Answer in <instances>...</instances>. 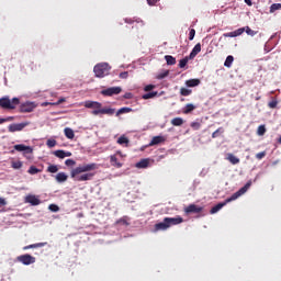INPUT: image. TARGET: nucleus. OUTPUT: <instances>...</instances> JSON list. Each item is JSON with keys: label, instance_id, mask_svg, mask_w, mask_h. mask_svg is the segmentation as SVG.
Returning a JSON list of instances; mask_svg holds the SVG:
<instances>
[{"label": "nucleus", "instance_id": "37998d69", "mask_svg": "<svg viewBox=\"0 0 281 281\" xmlns=\"http://www.w3.org/2000/svg\"><path fill=\"white\" fill-rule=\"evenodd\" d=\"M257 133H258L259 136L265 135V134L267 133V127H265V125H260V126L258 127Z\"/></svg>", "mask_w": 281, "mask_h": 281}, {"label": "nucleus", "instance_id": "052dcab7", "mask_svg": "<svg viewBox=\"0 0 281 281\" xmlns=\"http://www.w3.org/2000/svg\"><path fill=\"white\" fill-rule=\"evenodd\" d=\"M8 202H5V199L0 198V206L7 205Z\"/></svg>", "mask_w": 281, "mask_h": 281}, {"label": "nucleus", "instance_id": "c03bdc74", "mask_svg": "<svg viewBox=\"0 0 281 281\" xmlns=\"http://www.w3.org/2000/svg\"><path fill=\"white\" fill-rule=\"evenodd\" d=\"M117 144H128V138L127 137H125V136H121V137H119V139H117Z\"/></svg>", "mask_w": 281, "mask_h": 281}, {"label": "nucleus", "instance_id": "5701e85b", "mask_svg": "<svg viewBox=\"0 0 281 281\" xmlns=\"http://www.w3.org/2000/svg\"><path fill=\"white\" fill-rule=\"evenodd\" d=\"M124 21H125V23H127L130 25H133V23H137V25H139V27H144V25H146V23H144L142 19L133 20V19L126 18Z\"/></svg>", "mask_w": 281, "mask_h": 281}, {"label": "nucleus", "instance_id": "c756f323", "mask_svg": "<svg viewBox=\"0 0 281 281\" xmlns=\"http://www.w3.org/2000/svg\"><path fill=\"white\" fill-rule=\"evenodd\" d=\"M11 168H13V170H21V168H23V161L21 160L12 161Z\"/></svg>", "mask_w": 281, "mask_h": 281}, {"label": "nucleus", "instance_id": "338daca9", "mask_svg": "<svg viewBox=\"0 0 281 281\" xmlns=\"http://www.w3.org/2000/svg\"><path fill=\"white\" fill-rule=\"evenodd\" d=\"M117 155H122V153L117 151Z\"/></svg>", "mask_w": 281, "mask_h": 281}, {"label": "nucleus", "instance_id": "6e6552de", "mask_svg": "<svg viewBox=\"0 0 281 281\" xmlns=\"http://www.w3.org/2000/svg\"><path fill=\"white\" fill-rule=\"evenodd\" d=\"M122 93L121 87H111L101 91V95L111 98V95H120Z\"/></svg>", "mask_w": 281, "mask_h": 281}, {"label": "nucleus", "instance_id": "f3484780", "mask_svg": "<svg viewBox=\"0 0 281 281\" xmlns=\"http://www.w3.org/2000/svg\"><path fill=\"white\" fill-rule=\"evenodd\" d=\"M45 246H47V241L31 244L29 246H24L23 251H27V249H38V248L45 247Z\"/></svg>", "mask_w": 281, "mask_h": 281}, {"label": "nucleus", "instance_id": "8fccbe9b", "mask_svg": "<svg viewBox=\"0 0 281 281\" xmlns=\"http://www.w3.org/2000/svg\"><path fill=\"white\" fill-rule=\"evenodd\" d=\"M191 128H194V131H199V128H201V123L199 122L191 123Z\"/></svg>", "mask_w": 281, "mask_h": 281}, {"label": "nucleus", "instance_id": "20e7f679", "mask_svg": "<svg viewBox=\"0 0 281 281\" xmlns=\"http://www.w3.org/2000/svg\"><path fill=\"white\" fill-rule=\"evenodd\" d=\"M19 104H21V100L19 98H13L12 100H10V98L3 97L0 99L1 109L13 110L16 109Z\"/></svg>", "mask_w": 281, "mask_h": 281}, {"label": "nucleus", "instance_id": "dca6fc26", "mask_svg": "<svg viewBox=\"0 0 281 281\" xmlns=\"http://www.w3.org/2000/svg\"><path fill=\"white\" fill-rule=\"evenodd\" d=\"M166 142V137L164 136H154L149 143V146H157L159 144H164Z\"/></svg>", "mask_w": 281, "mask_h": 281}, {"label": "nucleus", "instance_id": "bb28decb", "mask_svg": "<svg viewBox=\"0 0 281 281\" xmlns=\"http://www.w3.org/2000/svg\"><path fill=\"white\" fill-rule=\"evenodd\" d=\"M187 87H199L201 85V80L199 79H189L186 81Z\"/></svg>", "mask_w": 281, "mask_h": 281}, {"label": "nucleus", "instance_id": "f8f14e48", "mask_svg": "<svg viewBox=\"0 0 281 281\" xmlns=\"http://www.w3.org/2000/svg\"><path fill=\"white\" fill-rule=\"evenodd\" d=\"M14 150H18V153H25L26 155H30L32 153V147L19 144L13 146Z\"/></svg>", "mask_w": 281, "mask_h": 281}, {"label": "nucleus", "instance_id": "7ed1b4c3", "mask_svg": "<svg viewBox=\"0 0 281 281\" xmlns=\"http://www.w3.org/2000/svg\"><path fill=\"white\" fill-rule=\"evenodd\" d=\"M109 71H111V66H109L108 63L97 64L93 68V72L97 78H104V76H109Z\"/></svg>", "mask_w": 281, "mask_h": 281}, {"label": "nucleus", "instance_id": "e433bc0d", "mask_svg": "<svg viewBox=\"0 0 281 281\" xmlns=\"http://www.w3.org/2000/svg\"><path fill=\"white\" fill-rule=\"evenodd\" d=\"M277 10H281V3H273L270 7V14H273V12H277Z\"/></svg>", "mask_w": 281, "mask_h": 281}, {"label": "nucleus", "instance_id": "a18cd8bd", "mask_svg": "<svg viewBox=\"0 0 281 281\" xmlns=\"http://www.w3.org/2000/svg\"><path fill=\"white\" fill-rule=\"evenodd\" d=\"M196 35V31L191 29L189 32V41H194V36Z\"/></svg>", "mask_w": 281, "mask_h": 281}, {"label": "nucleus", "instance_id": "423d86ee", "mask_svg": "<svg viewBox=\"0 0 281 281\" xmlns=\"http://www.w3.org/2000/svg\"><path fill=\"white\" fill-rule=\"evenodd\" d=\"M16 260H18V262H21L22 265L30 266V265H34V262H36V257H33L30 254H25L22 256H18Z\"/></svg>", "mask_w": 281, "mask_h": 281}, {"label": "nucleus", "instance_id": "9d476101", "mask_svg": "<svg viewBox=\"0 0 281 281\" xmlns=\"http://www.w3.org/2000/svg\"><path fill=\"white\" fill-rule=\"evenodd\" d=\"M167 225L169 227H172V225H181L183 223V217L177 216V217H165Z\"/></svg>", "mask_w": 281, "mask_h": 281}, {"label": "nucleus", "instance_id": "4468645a", "mask_svg": "<svg viewBox=\"0 0 281 281\" xmlns=\"http://www.w3.org/2000/svg\"><path fill=\"white\" fill-rule=\"evenodd\" d=\"M170 228V226L168 225V223L166 222V217L164 218L162 222L157 223L155 225V229L156 232H166V229Z\"/></svg>", "mask_w": 281, "mask_h": 281}, {"label": "nucleus", "instance_id": "6ab92c4d", "mask_svg": "<svg viewBox=\"0 0 281 281\" xmlns=\"http://www.w3.org/2000/svg\"><path fill=\"white\" fill-rule=\"evenodd\" d=\"M226 159L233 166H236V165L240 164V158L236 157L234 154H227Z\"/></svg>", "mask_w": 281, "mask_h": 281}, {"label": "nucleus", "instance_id": "09e8293b", "mask_svg": "<svg viewBox=\"0 0 281 281\" xmlns=\"http://www.w3.org/2000/svg\"><path fill=\"white\" fill-rule=\"evenodd\" d=\"M48 210H50V212H59L60 207H58L56 204H50Z\"/></svg>", "mask_w": 281, "mask_h": 281}, {"label": "nucleus", "instance_id": "ea45409f", "mask_svg": "<svg viewBox=\"0 0 281 281\" xmlns=\"http://www.w3.org/2000/svg\"><path fill=\"white\" fill-rule=\"evenodd\" d=\"M47 172H50L52 175L58 172V166L56 165H50L47 167Z\"/></svg>", "mask_w": 281, "mask_h": 281}, {"label": "nucleus", "instance_id": "864d4df0", "mask_svg": "<svg viewBox=\"0 0 281 281\" xmlns=\"http://www.w3.org/2000/svg\"><path fill=\"white\" fill-rule=\"evenodd\" d=\"M65 164H66V166H76V160H74V159H67V160L65 161Z\"/></svg>", "mask_w": 281, "mask_h": 281}, {"label": "nucleus", "instance_id": "69168bd1", "mask_svg": "<svg viewBox=\"0 0 281 281\" xmlns=\"http://www.w3.org/2000/svg\"><path fill=\"white\" fill-rule=\"evenodd\" d=\"M244 190H246V192L249 190L248 187L244 186Z\"/></svg>", "mask_w": 281, "mask_h": 281}, {"label": "nucleus", "instance_id": "680f3d73", "mask_svg": "<svg viewBox=\"0 0 281 281\" xmlns=\"http://www.w3.org/2000/svg\"><path fill=\"white\" fill-rule=\"evenodd\" d=\"M54 106V103H52V102H43L42 103V106Z\"/></svg>", "mask_w": 281, "mask_h": 281}, {"label": "nucleus", "instance_id": "4c0bfd02", "mask_svg": "<svg viewBox=\"0 0 281 281\" xmlns=\"http://www.w3.org/2000/svg\"><path fill=\"white\" fill-rule=\"evenodd\" d=\"M27 172L29 175H38V172H41V169L36 168V166H31Z\"/></svg>", "mask_w": 281, "mask_h": 281}, {"label": "nucleus", "instance_id": "393cba45", "mask_svg": "<svg viewBox=\"0 0 281 281\" xmlns=\"http://www.w3.org/2000/svg\"><path fill=\"white\" fill-rule=\"evenodd\" d=\"M194 109H196V105L192 104V103H188L184 108L182 113H184V115H188L190 113H192V111H194Z\"/></svg>", "mask_w": 281, "mask_h": 281}, {"label": "nucleus", "instance_id": "6e6d98bb", "mask_svg": "<svg viewBox=\"0 0 281 281\" xmlns=\"http://www.w3.org/2000/svg\"><path fill=\"white\" fill-rule=\"evenodd\" d=\"M153 89H155V85H147V86L144 88V91H153Z\"/></svg>", "mask_w": 281, "mask_h": 281}, {"label": "nucleus", "instance_id": "2f4dec72", "mask_svg": "<svg viewBox=\"0 0 281 281\" xmlns=\"http://www.w3.org/2000/svg\"><path fill=\"white\" fill-rule=\"evenodd\" d=\"M172 126H182L183 124V119L181 117H175L171 120Z\"/></svg>", "mask_w": 281, "mask_h": 281}, {"label": "nucleus", "instance_id": "39448f33", "mask_svg": "<svg viewBox=\"0 0 281 281\" xmlns=\"http://www.w3.org/2000/svg\"><path fill=\"white\" fill-rule=\"evenodd\" d=\"M30 121H25L23 123H13L8 126L9 133H19L23 131L26 126H30Z\"/></svg>", "mask_w": 281, "mask_h": 281}, {"label": "nucleus", "instance_id": "f704fd0d", "mask_svg": "<svg viewBox=\"0 0 281 281\" xmlns=\"http://www.w3.org/2000/svg\"><path fill=\"white\" fill-rule=\"evenodd\" d=\"M170 75V70H165L164 72H160L157 75V80H164V78H168V76Z\"/></svg>", "mask_w": 281, "mask_h": 281}, {"label": "nucleus", "instance_id": "aec40b11", "mask_svg": "<svg viewBox=\"0 0 281 281\" xmlns=\"http://www.w3.org/2000/svg\"><path fill=\"white\" fill-rule=\"evenodd\" d=\"M55 179H56L57 183H65V181H67V179H69V176H67V173H65V172H58L55 176Z\"/></svg>", "mask_w": 281, "mask_h": 281}, {"label": "nucleus", "instance_id": "72a5a7b5", "mask_svg": "<svg viewBox=\"0 0 281 281\" xmlns=\"http://www.w3.org/2000/svg\"><path fill=\"white\" fill-rule=\"evenodd\" d=\"M124 113H133V109L132 108H121L117 112L116 115H122Z\"/></svg>", "mask_w": 281, "mask_h": 281}, {"label": "nucleus", "instance_id": "0e129e2a", "mask_svg": "<svg viewBox=\"0 0 281 281\" xmlns=\"http://www.w3.org/2000/svg\"><path fill=\"white\" fill-rule=\"evenodd\" d=\"M246 188H251V181H248L246 184H245Z\"/></svg>", "mask_w": 281, "mask_h": 281}, {"label": "nucleus", "instance_id": "a19ab883", "mask_svg": "<svg viewBox=\"0 0 281 281\" xmlns=\"http://www.w3.org/2000/svg\"><path fill=\"white\" fill-rule=\"evenodd\" d=\"M157 95V92H149V93H146V94H143V100H150L151 98H156Z\"/></svg>", "mask_w": 281, "mask_h": 281}, {"label": "nucleus", "instance_id": "ddd939ff", "mask_svg": "<svg viewBox=\"0 0 281 281\" xmlns=\"http://www.w3.org/2000/svg\"><path fill=\"white\" fill-rule=\"evenodd\" d=\"M246 189L243 187L240 190H238L237 192H235L231 198H227L226 203H232V201H236V199H238L239 196H243V194H245Z\"/></svg>", "mask_w": 281, "mask_h": 281}, {"label": "nucleus", "instance_id": "49530a36", "mask_svg": "<svg viewBox=\"0 0 281 281\" xmlns=\"http://www.w3.org/2000/svg\"><path fill=\"white\" fill-rule=\"evenodd\" d=\"M46 146H48V148H54V146H56V139H48Z\"/></svg>", "mask_w": 281, "mask_h": 281}, {"label": "nucleus", "instance_id": "cd10ccee", "mask_svg": "<svg viewBox=\"0 0 281 281\" xmlns=\"http://www.w3.org/2000/svg\"><path fill=\"white\" fill-rule=\"evenodd\" d=\"M150 164V160L148 159H142L136 164V168H148V165Z\"/></svg>", "mask_w": 281, "mask_h": 281}, {"label": "nucleus", "instance_id": "f257e3e1", "mask_svg": "<svg viewBox=\"0 0 281 281\" xmlns=\"http://www.w3.org/2000/svg\"><path fill=\"white\" fill-rule=\"evenodd\" d=\"M92 170H98V164H83L72 169L70 172V177L75 181H91V179L95 177V173L91 172Z\"/></svg>", "mask_w": 281, "mask_h": 281}, {"label": "nucleus", "instance_id": "4be33fe9", "mask_svg": "<svg viewBox=\"0 0 281 281\" xmlns=\"http://www.w3.org/2000/svg\"><path fill=\"white\" fill-rule=\"evenodd\" d=\"M26 203L31 205H41V200L36 198V195H29L26 196Z\"/></svg>", "mask_w": 281, "mask_h": 281}, {"label": "nucleus", "instance_id": "2eb2a0df", "mask_svg": "<svg viewBox=\"0 0 281 281\" xmlns=\"http://www.w3.org/2000/svg\"><path fill=\"white\" fill-rule=\"evenodd\" d=\"M55 157H58V159H65V157H71V151H65L63 149L55 150L53 153Z\"/></svg>", "mask_w": 281, "mask_h": 281}, {"label": "nucleus", "instance_id": "c85d7f7f", "mask_svg": "<svg viewBox=\"0 0 281 281\" xmlns=\"http://www.w3.org/2000/svg\"><path fill=\"white\" fill-rule=\"evenodd\" d=\"M165 60L167 65H177V59L172 55H166Z\"/></svg>", "mask_w": 281, "mask_h": 281}, {"label": "nucleus", "instance_id": "a878e982", "mask_svg": "<svg viewBox=\"0 0 281 281\" xmlns=\"http://www.w3.org/2000/svg\"><path fill=\"white\" fill-rule=\"evenodd\" d=\"M64 134L67 137V139H74L76 137V134L74 133V130H71V127H66L64 130Z\"/></svg>", "mask_w": 281, "mask_h": 281}, {"label": "nucleus", "instance_id": "603ef678", "mask_svg": "<svg viewBox=\"0 0 281 281\" xmlns=\"http://www.w3.org/2000/svg\"><path fill=\"white\" fill-rule=\"evenodd\" d=\"M119 78L126 80V78H128V71H123L119 75Z\"/></svg>", "mask_w": 281, "mask_h": 281}, {"label": "nucleus", "instance_id": "0eeeda50", "mask_svg": "<svg viewBox=\"0 0 281 281\" xmlns=\"http://www.w3.org/2000/svg\"><path fill=\"white\" fill-rule=\"evenodd\" d=\"M36 106L35 102L26 101L20 105V113H32Z\"/></svg>", "mask_w": 281, "mask_h": 281}, {"label": "nucleus", "instance_id": "de8ad7c7", "mask_svg": "<svg viewBox=\"0 0 281 281\" xmlns=\"http://www.w3.org/2000/svg\"><path fill=\"white\" fill-rule=\"evenodd\" d=\"M265 157H267V151H260L258 154H256V159H265Z\"/></svg>", "mask_w": 281, "mask_h": 281}, {"label": "nucleus", "instance_id": "3c124183", "mask_svg": "<svg viewBox=\"0 0 281 281\" xmlns=\"http://www.w3.org/2000/svg\"><path fill=\"white\" fill-rule=\"evenodd\" d=\"M14 120V116H9L7 119H0V124H5V122H12Z\"/></svg>", "mask_w": 281, "mask_h": 281}, {"label": "nucleus", "instance_id": "9b49d317", "mask_svg": "<svg viewBox=\"0 0 281 281\" xmlns=\"http://www.w3.org/2000/svg\"><path fill=\"white\" fill-rule=\"evenodd\" d=\"M241 34H245V29H237L236 31L224 33V38H236V36H241Z\"/></svg>", "mask_w": 281, "mask_h": 281}, {"label": "nucleus", "instance_id": "c9c22d12", "mask_svg": "<svg viewBox=\"0 0 281 281\" xmlns=\"http://www.w3.org/2000/svg\"><path fill=\"white\" fill-rule=\"evenodd\" d=\"M223 133H225V130H223V127H218L215 132L212 133V138L216 139V137Z\"/></svg>", "mask_w": 281, "mask_h": 281}, {"label": "nucleus", "instance_id": "f03ea898", "mask_svg": "<svg viewBox=\"0 0 281 281\" xmlns=\"http://www.w3.org/2000/svg\"><path fill=\"white\" fill-rule=\"evenodd\" d=\"M83 106L86 109H92L91 115H114L115 109L102 108V103L98 101H85Z\"/></svg>", "mask_w": 281, "mask_h": 281}, {"label": "nucleus", "instance_id": "b1692460", "mask_svg": "<svg viewBox=\"0 0 281 281\" xmlns=\"http://www.w3.org/2000/svg\"><path fill=\"white\" fill-rule=\"evenodd\" d=\"M110 164H111V166H113L114 168H122V162H120V161L117 160V156H115V155L110 156Z\"/></svg>", "mask_w": 281, "mask_h": 281}, {"label": "nucleus", "instance_id": "a211bd4d", "mask_svg": "<svg viewBox=\"0 0 281 281\" xmlns=\"http://www.w3.org/2000/svg\"><path fill=\"white\" fill-rule=\"evenodd\" d=\"M200 52H201V43H198L189 55L190 60H193V58H196V55L200 54Z\"/></svg>", "mask_w": 281, "mask_h": 281}, {"label": "nucleus", "instance_id": "bf43d9fd", "mask_svg": "<svg viewBox=\"0 0 281 281\" xmlns=\"http://www.w3.org/2000/svg\"><path fill=\"white\" fill-rule=\"evenodd\" d=\"M159 0H147L148 5H155Z\"/></svg>", "mask_w": 281, "mask_h": 281}, {"label": "nucleus", "instance_id": "4d7b16f0", "mask_svg": "<svg viewBox=\"0 0 281 281\" xmlns=\"http://www.w3.org/2000/svg\"><path fill=\"white\" fill-rule=\"evenodd\" d=\"M268 105L270 109H276L278 106V101H271Z\"/></svg>", "mask_w": 281, "mask_h": 281}, {"label": "nucleus", "instance_id": "e2e57ef3", "mask_svg": "<svg viewBox=\"0 0 281 281\" xmlns=\"http://www.w3.org/2000/svg\"><path fill=\"white\" fill-rule=\"evenodd\" d=\"M247 5H252L251 0H244Z\"/></svg>", "mask_w": 281, "mask_h": 281}, {"label": "nucleus", "instance_id": "412c9836", "mask_svg": "<svg viewBox=\"0 0 281 281\" xmlns=\"http://www.w3.org/2000/svg\"><path fill=\"white\" fill-rule=\"evenodd\" d=\"M227 199L224 202H221L218 204H216L215 206H213L211 209V214H216V212H218L220 210H223V207H225V205H227Z\"/></svg>", "mask_w": 281, "mask_h": 281}, {"label": "nucleus", "instance_id": "7c9ffc66", "mask_svg": "<svg viewBox=\"0 0 281 281\" xmlns=\"http://www.w3.org/2000/svg\"><path fill=\"white\" fill-rule=\"evenodd\" d=\"M240 30H245L244 32H246V34H248V36H256V34H258V31H254L249 26L240 27Z\"/></svg>", "mask_w": 281, "mask_h": 281}, {"label": "nucleus", "instance_id": "13d9d810", "mask_svg": "<svg viewBox=\"0 0 281 281\" xmlns=\"http://www.w3.org/2000/svg\"><path fill=\"white\" fill-rule=\"evenodd\" d=\"M123 98H125V100H131V99H133V93L126 92V93L123 95Z\"/></svg>", "mask_w": 281, "mask_h": 281}, {"label": "nucleus", "instance_id": "473e14b6", "mask_svg": "<svg viewBox=\"0 0 281 281\" xmlns=\"http://www.w3.org/2000/svg\"><path fill=\"white\" fill-rule=\"evenodd\" d=\"M234 63V56L228 55L225 59L224 67H232V64Z\"/></svg>", "mask_w": 281, "mask_h": 281}, {"label": "nucleus", "instance_id": "5fc2aeb1", "mask_svg": "<svg viewBox=\"0 0 281 281\" xmlns=\"http://www.w3.org/2000/svg\"><path fill=\"white\" fill-rule=\"evenodd\" d=\"M66 99L65 98H60L57 102L53 103V106H58V104H63V102H65Z\"/></svg>", "mask_w": 281, "mask_h": 281}, {"label": "nucleus", "instance_id": "1a4fd4ad", "mask_svg": "<svg viewBox=\"0 0 281 281\" xmlns=\"http://www.w3.org/2000/svg\"><path fill=\"white\" fill-rule=\"evenodd\" d=\"M186 214H201L203 212V206L196 204H190L184 209Z\"/></svg>", "mask_w": 281, "mask_h": 281}, {"label": "nucleus", "instance_id": "79ce46f5", "mask_svg": "<svg viewBox=\"0 0 281 281\" xmlns=\"http://www.w3.org/2000/svg\"><path fill=\"white\" fill-rule=\"evenodd\" d=\"M192 93V90L190 89H187V88H181L180 89V95H184V97H188Z\"/></svg>", "mask_w": 281, "mask_h": 281}, {"label": "nucleus", "instance_id": "58836bf2", "mask_svg": "<svg viewBox=\"0 0 281 281\" xmlns=\"http://www.w3.org/2000/svg\"><path fill=\"white\" fill-rule=\"evenodd\" d=\"M189 60H190V56L184 57L183 59H181V60L179 61V67H180V69H183V67H186V65H188Z\"/></svg>", "mask_w": 281, "mask_h": 281}]
</instances>
